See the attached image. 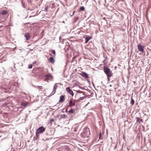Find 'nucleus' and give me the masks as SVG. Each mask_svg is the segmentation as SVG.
<instances>
[{
  "instance_id": "obj_6",
  "label": "nucleus",
  "mask_w": 151,
  "mask_h": 151,
  "mask_svg": "<svg viewBox=\"0 0 151 151\" xmlns=\"http://www.w3.org/2000/svg\"><path fill=\"white\" fill-rule=\"evenodd\" d=\"M66 91L70 94L72 96H73L74 95L73 92L72 90L70 89L69 87L67 88H66Z\"/></svg>"
},
{
  "instance_id": "obj_24",
  "label": "nucleus",
  "mask_w": 151,
  "mask_h": 151,
  "mask_svg": "<svg viewBox=\"0 0 151 151\" xmlns=\"http://www.w3.org/2000/svg\"><path fill=\"white\" fill-rule=\"evenodd\" d=\"M111 76H107V79L109 81H110V78L111 77Z\"/></svg>"
},
{
  "instance_id": "obj_10",
  "label": "nucleus",
  "mask_w": 151,
  "mask_h": 151,
  "mask_svg": "<svg viewBox=\"0 0 151 151\" xmlns=\"http://www.w3.org/2000/svg\"><path fill=\"white\" fill-rule=\"evenodd\" d=\"M67 117V116L65 114H61L60 115V118L61 119H65Z\"/></svg>"
},
{
  "instance_id": "obj_14",
  "label": "nucleus",
  "mask_w": 151,
  "mask_h": 151,
  "mask_svg": "<svg viewBox=\"0 0 151 151\" xmlns=\"http://www.w3.org/2000/svg\"><path fill=\"white\" fill-rule=\"evenodd\" d=\"M22 106L25 107L27 106V104L26 102H22L21 103Z\"/></svg>"
},
{
  "instance_id": "obj_28",
  "label": "nucleus",
  "mask_w": 151,
  "mask_h": 151,
  "mask_svg": "<svg viewBox=\"0 0 151 151\" xmlns=\"http://www.w3.org/2000/svg\"><path fill=\"white\" fill-rule=\"evenodd\" d=\"M54 121V119H52L51 120V122H53Z\"/></svg>"
},
{
  "instance_id": "obj_26",
  "label": "nucleus",
  "mask_w": 151,
  "mask_h": 151,
  "mask_svg": "<svg viewBox=\"0 0 151 151\" xmlns=\"http://www.w3.org/2000/svg\"><path fill=\"white\" fill-rule=\"evenodd\" d=\"M136 119H137V120H138L139 119H140V118H138V117H136Z\"/></svg>"
},
{
  "instance_id": "obj_27",
  "label": "nucleus",
  "mask_w": 151,
  "mask_h": 151,
  "mask_svg": "<svg viewBox=\"0 0 151 151\" xmlns=\"http://www.w3.org/2000/svg\"><path fill=\"white\" fill-rule=\"evenodd\" d=\"M75 11H74L73 12V14H72V15H71V16H73L74 15V14L75 13Z\"/></svg>"
},
{
  "instance_id": "obj_23",
  "label": "nucleus",
  "mask_w": 151,
  "mask_h": 151,
  "mask_svg": "<svg viewBox=\"0 0 151 151\" xmlns=\"http://www.w3.org/2000/svg\"><path fill=\"white\" fill-rule=\"evenodd\" d=\"M37 88H39L40 89H41L42 86H37Z\"/></svg>"
},
{
  "instance_id": "obj_31",
  "label": "nucleus",
  "mask_w": 151,
  "mask_h": 151,
  "mask_svg": "<svg viewBox=\"0 0 151 151\" xmlns=\"http://www.w3.org/2000/svg\"><path fill=\"white\" fill-rule=\"evenodd\" d=\"M151 89V88H150Z\"/></svg>"
},
{
  "instance_id": "obj_4",
  "label": "nucleus",
  "mask_w": 151,
  "mask_h": 151,
  "mask_svg": "<svg viewBox=\"0 0 151 151\" xmlns=\"http://www.w3.org/2000/svg\"><path fill=\"white\" fill-rule=\"evenodd\" d=\"M137 47L138 48V50L141 52H144V47L143 46H142L140 43L138 44L137 45Z\"/></svg>"
},
{
  "instance_id": "obj_16",
  "label": "nucleus",
  "mask_w": 151,
  "mask_h": 151,
  "mask_svg": "<svg viewBox=\"0 0 151 151\" xmlns=\"http://www.w3.org/2000/svg\"><path fill=\"white\" fill-rule=\"evenodd\" d=\"M85 97H82L78 99L76 101H79L80 100H83L84 98H85Z\"/></svg>"
},
{
  "instance_id": "obj_15",
  "label": "nucleus",
  "mask_w": 151,
  "mask_h": 151,
  "mask_svg": "<svg viewBox=\"0 0 151 151\" xmlns=\"http://www.w3.org/2000/svg\"><path fill=\"white\" fill-rule=\"evenodd\" d=\"M69 104L70 105H72L73 106H74L75 105V103H73L72 101H70L69 102Z\"/></svg>"
},
{
  "instance_id": "obj_20",
  "label": "nucleus",
  "mask_w": 151,
  "mask_h": 151,
  "mask_svg": "<svg viewBox=\"0 0 151 151\" xmlns=\"http://www.w3.org/2000/svg\"><path fill=\"white\" fill-rule=\"evenodd\" d=\"M52 53L53 54V55L55 56L56 54H55V51L54 50H52Z\"/></svg>"
},
{
  "instance_id": "obj_18",
  "label": "nucleus",
  "mask_w": 151,
  "mask_h": 151,
  "mask_svg": "<svg viewBox=\"0 0 151 151\" xmlns=\"http://www.w3.org/2000/svg\"><path fill=\"white\" fill-rule=\"evenodd\" d=\"M74 112V110L71 109L69 111L68 113L70 114L73 113Z\"/></svg>"
},
{
  "instance_id": "obj_29",
  "label": "nucleus",
  "mask_w": 151,
  "mask_h": 151,
  "mask_svg": "<svg viewBox=\"0 0 151 151\" xmlns=\"http://www.w3.org/2000/svg\"><path fill=\"white\" fill-rule=\"evenodd\" d=\"M111 86H112L111 85H110V86L111 87Z\"/></svg>"
},
{
  "instance_id": "obj_12",
  "label": "nucleus",
  "mask_w": 151,
  "mask_h": 151,
  "mask_svg": "<svg viewBox=\"0 0 151 151\" xmlns=\"http://www.w3.org/2000/svg\"><path fill=\"white\" fill-rule=\"evenodd\" d=\"M91 38V37L90 36H88L86 37L85 38L86 40L85 41V43H86L88 42L90 40Z\"/></svg>"
},
{
  "instance_id": "obj_13",
  "label": "nucleus",
  "mask_w": 151,
  "mask_h": 151,
  "mask_svg": "<svg viewBox=\"0 0 151 151\" xmlns=\"http://www.w3.org/2000/svg\"><path fill=\"white\" fill-rule=\"evenodd\" d=\"M7 11L6 10H4L1 12L0 13L2 15L6 14L7 13Z\"/></svg>"
},
{
  "instance_id": "obj_21",
  "label": "nucleus",
  "mask_w": 151,
  "mask_h": 151,
  "mask_svg": "<svg viewBox=\"0 0 151 151\" xmlns=\"http://www.w3.org/2000/svg\"><path fill=\"white\" fill-rule=\"evenodd\" d=\"M32 64L29 65L28 67L29 68H32Z\"/></svg>"
},
{
  "instance_id": "obj_25",
  "label": "nucleus",
  "mask_w": 151,
  "mask_h": 151,
  "mask_svg": "<svg viewBox=\"0 0 151 151\" xmlns=\"http://www.w3.org/2000/svg\"><path fill=\"white\" fill-rule=\"evenodd\" d=\"M80 93H83V95H84V92L82 91H81V92H80Z\"/></svg>"
},
{
  "instance_id": "obj_17",
  "label": "nucleus",
  "mask_w": 151,
  "mask_h": 151,
  "mask_svg": "<svg viewBox=\"0 0 151 151\" xmlns=\"http://www.w3.org/2000/svg\"><path fill=\"white\" fill-rule=\"evenodd\" d=\"M134 100L132 99V97L131 99V101L130 102V104H132V105H133L134 104Z\"/></svg>"
},
{
  "instance_id": "obj_8",
  "label": "nucleus",
  "mask_w": 151,
  "mask_h": 151,
  "mask_svg": "<svg viewBox=\"0 0 151 151\" xmlns=\"http://www.w3.org/2000/svg\"><path fill=\"white\" fill-rule=\"evenodd\" d=\"M65 99V96L64 95H61L60 96L59 100V102H64Z\"/></svg>"
},
{
  "instance_id": "obj_19",
  "label": "nucleus",
  "mask_w": 151,
  "mask_h": 151,
  "mask_svg": "<svg viewBox=\"0 0 151 151\" xmlns=\"http://www.w3.org/2000/svg\"><path fill=\"white\" fill-rule=\"evenodd\" d=\"M80 9L81 11H83L84 10L85 8L83 6H81L80 7Z\"/></svg>"
},
{
  "instance_id": "obj_5",
  "label": "nucleus",
  "mask_w": 151,
  "mask_h": 151,
  "mask_svg": "<svg viewBox=\"0 0 151 151\" xmlns=\"http://www.w3.org/2000/svg\"><path fill=\"white\" fill-rule=\"evenodd\" d=\"M58 84L61 85V84L60 83H55L54 85L53 88V91L51 93V94L52 95L54 94L55 93V90L57 88V87L58 86Z\"/></svg>"
},
{
  "instance_id": "obj_9",
  "label": "nucleus",
  "mask_w": 151,
  "mask_h": 151,
  "mask_svg": "<svg viewBox=\"0 0 151 151\" xmlns=\"http://www.w3.org/2000/svg\"><path fill=\"white\" fill-rule=\"evenodd\" d=\"M24 36L26 37L27 40H28L29 39V34L27 32L25 33L24 35Z\"/></svg>"
},
{
  "instance_id": "obj_22",
  "label": "nucleus",
  "mask_w": 151,
  "mask_h": 151,
  "mask_svg": "<svg viewBox=\"0 0 151 151\" xmlns=\"http://www.w3.org/2000/svg\"><path fill=\"white\" fill-rule=\"evenodd\" d=\"M101 136V132H100L99 133V139H100Z\"/></svg>"
},
{
  "instance_id": "obj_11",
  "label": "nucleus",
  "mask_w": 151,
  "mask_h": 151,
  "mask_svg": "<svg viewBox=\"0 0 151 151\" xmlns=\"http://www.w3.org/2000/svg\"><path fill=\"white\" fill-rule=\"evenodd\" d=\"M50 61L51 63L53 64L55 60L52 57H51L50 58Z\"/></svg>"
},
{
  "instance_id": "obj_30",
  "label": "nucleus",
  "mask_w": 151,
  "mask_h": 151,
  "mask_svg": "<svg viewBox=\"0 0 151 151\" xmlns=\"http://www.w3.org/2000/svg\"><path fill=\"white\" fill-rule=\"evenodd\" d=\"M59 38H60V39L61 38L60 37Z\"/></svg>"
},
{
  "instance_id": "obj_7",
  "label": "nucleus",
  "mask_w": 151,
  "mask_h": 151,
  "mask_svg": "<svg viewBox=\"0 0 151 151\" xmlns=\"http://www.w3.org/2000/svg\"><path fill=\"white\" fill-rule=\"evenodd\" d=\"M80 75L83 76V77L85 78H88V74L85 72H82L80 73Z\"/></svg>"
},
{
  "instance_id": "obj_3",
  "label": "nucleus",
  "mask_w": 151,
  "mask_h": 151,
  "mask_svg": "<svg viewBox=\"0 0 151 151\" xmlns=\"http://www.w3.org/2000/svg\"><path fill=\"white\" fill-rule=\"evenodd\" d=\"M45 130V128L43 126L39 127L36 131V134H37L42 133Z\"/></svg>"
},
{
  "instance_id": "obj_1",
  "label": "nucleus",
  "mask_w": 151,
  "mask_h": 151,
  "mask_svg": "<svg viewBox=\"0 0 151 151\" xmlns=\"http://www.w3.org/2000/svg\"><path fill=\"white\" fill-rule=\"evenodd\" d=\"M104 70L107 76H112V73L110 69L107 67H104Z\"/></svg>"
},
{
  "instance_id": "obj_2",
  "label": "nucleus",
  "mask_w": 151,
  "mask_h": 151,
  "mask_svg": "<svg viewBox=\"0 0 151 151\" xmlns=\"http://www.w3.org/2000/svg\"><path fill=\"white\" fill-rule=\"evenodd\" d=\"M44 78H45V81L48 82L49 80L52 81L53 80V77L50 73H48L44 76Z\"/></svg>"
}]
</instances>
